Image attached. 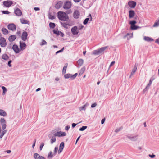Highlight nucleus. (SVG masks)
I'll use <instances>...</instances> for the list:
<instances>
[{
	"label": "nucleus",
	"mask_w": 159,
	"mask_h": 159,
	"mask_svg": "<svg viewBox=\"0 0 159 159\" xmlns=\"http://www.w3.org/2000/svg\"><path fill=\"white\" fill-rule=\"evenodd\" d=\"M58 18L61 20L67 21L69 19V17L66 13L64 12L59 11L57 13Z\"/></svg>",
	"instance_id": "obj_1"
},
{
	"label": "nucleus",
	"mask_w": 159,
	"mask_h": 159,
	"mask_svg": "<svg viewBox=\"0 0 159 159\" xmlns=\"http://www.w3.org/2000/svg\"><path fill=\"white\" fill-rule=\"evenodd\" d=\"M107 48V46H105L102 47L96 50H93L92 52V53L93 54L95 55H98L100 53L103 52Z\"/></svg>",
	"instance_id": "obj_2"
},
{
	"label": "nucleus",
	"mask_w": 159,
	"mask_h": 159,
	"mask_svg": "<svg viewBox=\"0 0 159 159\" xmlns=\"http://www.w3.org/2000/svg\"><path fill=\"white\" fill-rule=\"evenodd\" d=\"M72 3L71 1H67L64 3L63 7L65 9H68L71 7Z\"/></svg>",
	"instance_id": "obj_3"
},
{
	"label": "nucleus",
	"mask_w": 159,
	"mask_h": 159,
	"mask_svg": "<svg viewBox=\"0 0 159 159\" xmlns=\"http://www.w3.org/2000/svg\"><path fill=\"white\" fill-rule=\"evenodd\" d=\"M3 3L4 7H9L13 4V2L11 1H3Z\"/></svg>",
	"instance_id": "obj_4"
},
{
	"label": "nucleus",
	"mask_w": 159,
	"mask_h": 159,
	"mask_svg": "<svg viewBox=\"0 0 159 159\" xmlns=\"http://www.w3.org/2000/svg\"><path fill=\"white\" fill-rule=\"evenodd\" d=\"M127 137L131 141H136L138 139V135H137L134 136L132 135H128L127 136Z\"/></svg>",
	"instance_id": "obj_5"
},
{
	"label": "nucleus",
	"mask_w": 159,
	"mask_h": 159,
	"mask_svg": "<svg viewBox=\"0 0 159 159\" xmlns=\"http://www.w3.org/2000/svg\"><path fill=\"white\" fill-rule=\"evenodd\" d=\"M0 45L2 47H4L7 45L6 39L4 37H1L0 39Z\"/></svg>",
	"instance_id": "obj_6"
},
{
	"label": "nucleus",
	"mask_w": 159,
	"mask_h": 159,
	"mask_svg": "<svg viewBox=\"0 0 159 159\" xmlns=\"http://www.w3.org/2000/svg\"><path fill=\"white\" fill-rule=\"evenodd\" d=\"M71 31L72 34L74 35L78 34L79 32L77 27L76 26H75L71 28Z\"/></svg>",
	"instance_id": "obj_7"
},
{
	"label": "nucleus",
	"mask_w": 159,
	"mask_h": 159,
	"mask_svg": "<svg viewBox=\"0 0 159 159\" xmlns=\"http://www.w3.org/2000/svg\"><path fill=\"white\" fill-rule=\"evenodd\" d=\"M54 135L58 137L65 136L66 135V134L62 131H59L55 133Z\"/></svg>",
	"instance_id": "obj_8"
},
{
	"label": "nucleus",
	"mask_w": 159,
	"mask_h": 159,
	"mask_svg": "<svg viewBox=\"0 0 159 159\" xmlns=\"http://www.w3.org/2000/svg\"><path fill=\"white\" fill-rule=\"evenodd\" d=\"M12 49L16 53H18L20 52V50L17 45L14 44L13 46Z\"/></svg>",
	"instance_id": "obj_9"
},
{
	"label": "nucleus",
	"mask_w": 159,
	"mask_h": 159,
	"mask_svg": "<svg viewBox=\"0 0 159 159\" xmlns=\"http://www.w3.org/2000/svg\"><path fill=\"white\" fill-rule=\"evenodd\" d=\"M33 157L34 159H46L45 158L39 154L35 153L34 154Z\"/></svg>",
	"instance_id": "obj_10"
},
{
	"label": "nucleus",
	"mask_w": 159,
	"mask_h": 159,
	"mask_svg": "<svg viewBox=\"0 0 159 159\" xmlns=\"http://www.w3.org/2000/svg\"><path fill=\"white\" fill-rule=\"evenodd\" d=\"M20 51H23L25 50L26 47V45L24 42H20Z\"/></svg>",
	"instance_id": "obj_11"
},
{
	"label": "nucleus",
	"mask_w": 159,
	"mask_h": 159,
	"mask_svg": "<svg viewBox=\"0 0 159 159\" xmlns=\"http://www.w3.org/2000/svg\"><path fill=\"white\" fill-rule=\"evenodd\" d=\"M53 32L54 34H56L57 36L60 35L61 37H63L64 35L63 32L57 30H53Z\"/></svg>",
	"instance_id": "obj_12"
},
{
	"label": "nucleus",
	"mask_w": 159,
	"mask_h": 159,
	"mask_svg": "<svg viewBox=\"0 0 159 159\" xmlns=\"http://www.w3.org/2000/svg\"><path fill=\"white\" fill-rule=\"evenodd\" d=\"M7 27L9 29L12 31L15 30L16 29V25L13 23L9 24Z\"/></svg>",
	"instance_id": "obj_13"
},
{
	"label": "nucleus",
	"mask_w": 159,
	"mask_h": 159,
	"mask_svg": "<svg viewBox=\"0 0 159 159\" xmlns=\"http://www.w3.org/2000/svg\"><path fill=\"white\" fill-rule=\"evenodd\" d=\"M28 34L26 31H24L23 32L22 36L21 39L24 41H25L26 40L27 38Z\"/></svg>",
	"instance_id": "obj_14"
},
{
	"label": "nucleus",
	"mask_w": 159,
	"mask_h": 159,
	"mask_svg": "<svg viewBox=\"0 0 159 159\" xmlns=\"http://www.w3.org/2000/svg\"><path fill=\"white\" fill-rule=\"evenodd\" d=\"M129 7L131 8H134L136 5V3L135 2L130 1L128 3Z\"/></svg>",
	"instance_id": "obj_15"
},
{
	"label": "nucleus",
	"mask_w": 159,
	"mask_h": 159,
	"mask_svg": "<svg viewBox=\"0 0 159 159\" xmlns=\"http://www.w3.org/2000/svg\"><path fill=\"white\" fill-rule=\"evenodd\" d=\"M64 143L63 142H62L60 144L59 149L58 151V153H60L62 151L64 147Z\"/></svg>",
	"instance_id": "obj_16"
},
{
	"label": "nucleus",
	"mask_w": 159,
	"mask_h": 159,
	"mask_svg": "<svg viewBox=\"0 0 159 159\" xmlns=\"http://www.w3.org/2000/svg\"><path fill=\"white\" fill-rule=\"evenodd\" d=\"M14 12L15 14L17 16H20L22 15L21 11L19 9H16L14 11Z\"/></svg>",
	"instance_id": "obj_17"
},
{
	"label": "nucleus",
	"mask_w": 159,
	"mask_h": 159,
	"mask_svg": "<svg viewBox=\"0 0 159 159\" xmlns=\"http://www.w3.org/2000/svg\"><path fill=\"white\" fill-rule=\"evenodd\" d=\"M79 16L80 13L78 11L75 10L74 11L73 16L74 18L77 19L79 17Z\"/></svg>",
	"instance_id": "obj_18"
},
{
	"label": "nucleus",
	"mask_w": 159,
	"mask_h": 159,
	"mask_svg": "<svg viewBox=\"0 0 159 159\" xmlns=\"http://www.w3.org/2000/svg\"><path fill=\"white\" fill-rule=\"evenodd\" d=\"M88 17H89L86 18L84 21L83 24L84 25H86L88 22V21L90 19V21L92 20V18L91 14H89Z\"/></svg>",
	"instance_id": "obj_19"
},
{
	"label": "nucleus",
	"mask_w": 159,
	"mask_h": 159,
	"mask_svg": "<svg viewBox=\"0 0 159 159\" xmlns=\"http://www.w3.org/2000/svg\"><path fill=\"white\" fill-rule=\"evenodd\" d=\"M61 24L62 26L66 29H68V26L70 25L69 23L67 22H61Z\"/></svg>",
	"instance_id": "obj_20"
},
{
	"label": "nucleus",
	"mask_w": 159,
	"mask_h": 159,
	"mask_svg": "<svg viewBox=\"0 0 159 159\" xmlns=\"http://www.w3.org/2000/svg\"><path fill=\"white\" fill-rule=\"evenodd\" d=\"M129 18H131L133 17L134 14V11L133 10H130L129 11Z\"/></svg>",
	"instance_id": "obj_21"
},
{
	"label": "nucleus",
	"mask_w": 159,
	"mask_h": 159,
	"mask_svg": "<svg viewBox=\"0 0 159 159\" xmlns=\"http://www.w3.org/2000/svg\"><path fill=\"white\" fill-rule=\"evenodd\" d=\"M16 39V36L15 35H12L9 38L8 40L10 42H12L14 41Z\"/></svg>",
	"instance_id": "obj_22"
},
{
	"label": "nucleus",
	"mask_w": 159,
	"mask_h": 159,
	"mask_svg": "<svg viewBox=\"0 0 159 159\" xmlns=\"http://www.w3.org/2000/svg\"><path fill=\"white\" fill-rule=\"evenodd\" d=\"M62 5V2L61 1L58 2L56 5L55 7L57 9L60 8Z\"/></svg>",
	"instance_id": "obj_23"
},
{
	"label": "nucleus",
	"mask_w": 159,
	"mask_h": 159,
	"mask_svg": "<svg viewBox=\"0 0 159 159\" xmlns=\"http://www.w3.org/2000/svg\"><path fill=\"white\" fill-rule=\"evenodd\" d=\"M159 26V17L156 20L155 23L153 25V27H157Z\"/></svg>",
	"instance_id": "obj_24"
},
{
	"label": "nucleus",
	"mask_w": 159,
	"mask_h": 159,
	"mask_svg": "<svg viewBox=\"0 0 159 159\" xmlns=\"http://www.w3.org/2000/svg\"><path fill=\"white\" fill-rule=\"evenodd\" d=\"M89 105V104L88 103H86L82 107H80L79 108V109L80 111L82 110H85L86 109V107Z\"/></svg>",
	"instance_id": "obj_25"
},
{
	"label": "nucleus",
	"mask_w": 159,
	"mask_h": 159,
	"mask_svg": "<svg viewBox=\"0 0 159 159\" xmlns=\"http://www.w3.org/2000/svg\"><path fill=\"white\" fill-rule=\"evenodd\" d=\"M21 22L22 24H29V21L26 20H25L24 19H20Z\"/></svg>",
	"instance_id": "obj_26"
},
{
	"label": "nucleus",
	"mask_w": 159,
	"mask_h": 159,
	"mask_svg": "<svg viewBox=\"0 0 159 159\" xmlns=\"http://www.w3.org/2000/svg\"><path fill=\"white\" fill-rule=\"evenodd\" d=\"M0 115L4 117L7 116V113L3 110L0 109Z\"/></svg>",
	"instance_id": "obj_27"
},
{
	"label": "nucleus",
	"mask_w": 159,
	"mask_h": 159,
	"mask_svg": "<svg viewBox=\"0 0 159 159\" xmlns=\"http://www.w3.org/2000/svg\"><path fill=\"white\" fill-rule=\"evenodd\" d=\"M83 60L82 59H80L77 61V63L79 66L80 67L83 65Z\"/></svg>",
	"instance_id": "obj_28"
},
{
	"label": "nucleus",
	"mask_w": 159,
	"mask_h": 159,
	"mask_svg": "<svg viewBox=\"0 0 159 159\" xmlns=\"http://www.w3.org/2000/svg\"><path fill=\"white\" fill-rule=\"evenodd\" d=\"M144 39L145 41L148 42L153 41V39H152L147 36H144Z\"/></svg>",
	"instance_id": "obj_29"
},
{
	"label": "nucleus",
	"mask_w": 159,
	"mask_h": 159,
	"mask_svg": "<svg viewBox=\"0 0 159 159\" xmlns=\"http://www.w3.org/2000/svg\"><path fill=\"white\" fill-rule=\"evenodd\" d=\"M1 31L4 35H7L8 34V31L6 29L2 28L1 30Z\"/></svg>",
	"instance_id": "obj_30"
},
{
	"label": "nucleus",
	"mask_w": 159,
	"mask_h": 159,
	"mask_svg": "<svg viewBox=\"0 0 159 159\" xmlns=\"http://www.w3.org/2000/svg\"><path fill=\"white\" fill-rule=\"evenodd\" d=\"M2 59L6 61L9 58L8 56L6 54H3L2 56Z\"/></svg>",
	"instance_id": "obj_31"
},
{
	"label": "nucleus",
	"mask_w": 159,
	"mask_h": 159,
	"mask_svg": "<svg viewBox=\"0 0 159 159\" xmlns=\"http://www.w3.org/2000/svg\"><path fill=\"white\" fill-rule=\"evenodd\" d=\"M55 136L54 135H53V136L51 139V144H52L54 143L56 141V138L55 137Z\"/></svg>",
	"instance_id": "obj_32"
},
{
	"label": "nucleus",
	"mask_w": 159,
	"mask_h": 159,
	"mask_svg": "<svg viewBox=\"0 0 159 159\" xmlns=\"http://www.w3.org/2000/svg\"><path fill=\"white\" fill-rule=\"evenodd\" d=\"M85 70V67H82L80 71V72L79 73V74L80 75H82L84 72V71Z\"/></svg>",
	"instance_id": "obj_33"
},
{
	"label": "nucleus",
	"mask_w": 159,
	"mask_h": 159,
	"mask_svg": "<svg viewBox=\"0 0 159 159\" xmlns=\"http://www.w3.org/2000/svg\"><path fill=\"white\" fill-rule=\"evenodd\" d=\"M49 25L50 28L53 29L55 27V24L54 23L50 22L49 24Z\"/></svg>",
	"instance_id": "obj_34"
},
{
	"label": "nucleus",
	"mask_w": 159,
	"mask_h": 159,
	"mask_svg": "<svg viewBox=\"0 0 159 159\" xmlns=\"http://www.w3.org/2000/svg\"><path fill=\"white\" fill-rule=\"evenodd\" d=\"M64 77L66 79H68L70 78H72V75L71 74H67L64 75Z\"/></svg>",
	"instance_id": "obj_35"
},
{
	"label": "nucleus",
	"mask_w": 159,
	"mask_h": 159,
	"mask_svg": "<svg viewBox=\"0 0 159 159\" xmlns=\"http://www.w3.org/2000/svg\"><path fill=\"white\" fill-rule=\"evenodd\" d=\"M139 27L135 25H131V28L132 30H135L138 28Z\"/></svg>",
	"instance_id": "obj_36"
},
{
	"label": "nucleus",
	"mask_w": 159,
	"mask_h": 159,
	"mask_svg": "<svg viewBox=\"0 0 159 159\" xmlns=\"http://www.w3.org/2000/svg\"><path fill=\"white\" fill-rule=\"evenodd\" d=\"M47 44V42L44 40L43 39L42 41V42L41 43L40 45L41 46H43Z\"/></svg>",
	"instance_id": "obj_37"
},
{
	"label": "nucleus",
	"mask_w": 159,
	"mask_h": 159,
	"mask_svg": "<svg viewBox=\"0 0 159 159\" xmlns=\"http://www.w3.org/2000/svg\"><path fill=\"white\" fill-rule=\"evenodd\" d=\"M53 156V155H52V152H50L48 156V158L49 159H51L52 158Z\"/></svg>",
	"instance_id": "obj_38"
},
{
	"label": "nucleus",
	"mask_w": 159,
	"mask_h": 159,
	"mask_svg": "<svg viewBox=\"0 0 159 159\" xmlns=\"http://www.w3.org/2000/svg\"><path fill=\"white\" fill-rule=\"evenodd\" d=\"M87 128V126H83L82 127L80 128L79 130L80 131H83L85 130Z\"/></svg>",
	"instance_id": "obj_39"
},
{
	"label": "nucleus",
	"mask_w": 159,
	"mask_h": 159,
	"mask_svg": "<svg viewBox=\"0 0 159 159\" xmlns=\"http://www.w3.org/2000/svg\"><path fill=\"white\" fill-rule=\"evenodd\" d=\"M7 131L6 130H4L2 133L0 135V138L1 139L2 138L3 135L6 133Z\"/></svg>",
	"instance_id": "obj_40"
},
{
	"label": "nucleus",
	"mask_w": 159,
	"mask_h": 159,
	"mask_svg": "<svg viewBox=\"0 0 159 159\" xmlns=\"http://www.w3.org/2000/svg\"><path fill=\"white\" fill-rule=\"evenodd\" d=\"M67 66H64L62 70V72L63 73H65L66 72V69Z\"/></svg>",
	"instance_id": "obj_41"
},
{
	"label": "nucleus",
	"mask_w": 159,
	"mask_h": 159,
	"mask_svg": "<svg viewBox=\"0 0 159 159\" xmlns=\"http://www.w3.org/2000/svg\"><path fill=\"white\" fill-rule=\"evenodd\" d=\"M136 23V21L134 20L130 21L129 22V24L131 25H135Z\"/></svg>",
	"instance_id": "obj_42"
},
{
	"label": "nucleus",
	"mask_w": 159,
	"mask_h": 159,
	"mask_svg": "<svg viewBox=\"0 0 159 159\" xmlns=\"http://www.w3.org/2000/svg\"><path fill=\"white\" fill-rule=\"evenodd\" d=\"M49 18L50 19L53 20L55 18V16H54L49 14Z\"/></svg>",
	"instance_id": "obj_43"
},
{
	"label": "nucleus",
	"mask_w": 159,
	"mask_h": 159,
	"mask_svg": "<svg viewBox=\"0 0 159 159\" xmlns=\"http://www.w3.org/2000/svg\"><path fill=\"white\" fill-rule=\"evenodd\" d=\"M150 86L148 84L147 85L146 87L144 89L143 92H145L147 91L149 89V88Z\"/></svg>",
	"instance_id": "obj_44"
},
{
	"label": "nucleus",
	"mask_w": 159,
	"mask_h": 159,
	"mask_svg": "<svg viewBox=\"0 0 159 159\" xmlns=\"http://www.w3.org/2000/svg\"><path fill=\"white\" fill-rule=\"evenodd\" d=\"M122 129V127H120L116 129L115 130V132H118L120 131Z\"/></svg>",
	"instance_id": "obj_45"
},
{
	"label": "nucleus",
	"mask_w": 159,
	"mask_h": 159,
	"mask_svg": "<svg viewBox=\"0 0 159 159\" xmlns=\"http://www.w3.org/2000/svg\"><path fill=\"white\" fill-rule=\"evenodd\" d=\"M64 49V47H63L61 50L57 51L56 52V54H58L59 53L62 52L63 51Z\"/></svg>",
	"instance_id": "obj_46"
},
{
	"label": "nucleus",
	"mask_w": 159,
	"mask_h": 159,
	"mask_svg": "<svg viewBox=\"0 0 159 159\" xmlns=\"http://www.w3.org/2000/svg\"><path fill=\"white\" fill-rule=\"evenodd\" d=\"M44 146V143H42L41 144L40 147H39V149L40 150H41L42 149L43 147Z\"/></svg>",
	"instance_id": "obj_47"
},
{
	"label": "nucleus",
	"mask_w": 159,
	"mask_h": 159,
	"mask_svg": "<svg viewBox=\"0 0 159 159\" xmlns=\"http://www.w3.org/2000/svg\"><path fill=\"white\" fill-rule=\"evenodd\" d=\"M136 69L133 68V69L132 70V72L131 73V75H133L134 74L135 72L136 71Z\"/></svg>",
	"instance_id": "obj_48"
},
{
	"label": "nucleus",
	"mask_w": 159,
	"mask_h": 159,
	"mask_svg": "<svg viewBox=\"0 0 159 159\" xmlns=\"http://www.w3.org/2000/svg\"><path fill=\"white\" fill-rule=\"evenodd\" d=\"M2 12L3 14H8L10 13V12L7 11H2Z\"/></svg>",
	"instance_id": "obj_49"
},
{
	"label": "nucleus",
	"mask_w": 159,
	"mask_h": 159,
	"mask_svg": "<svg viewBox=\"0 0 159 159\" xmlns=\"http://www.w3.org/2000/svg\"><path fill=\"white\" fill-rule=\"evenodd\" d=\"M5 120L3 118H2L0 120V122L1 123H5Z\"/></svg>",
	"instance_id": "obj_50"
},
{
	"label": "nucleus",
	"mask_w": 159,
	"mask_h": 159,
	"mask_svg": "<svg viewBox=\"0 0 159 159\" xmlns=\"http://www.w3.org/2000/svg\"><path fill=\"white\" fill-rule=\"evenodd\" d=\"M6 127V125L5 124H3L2 125V129L3 130H4Z\"/></svg>",
	"instance_id": "obj_51"
},
{
	"label": "nucleus",
	"mask_w": 159,
	"mask_h": 159,
	"mask_svg": "<svg viewBox=\"0 0 159 159\" xmlns=\"http://www.w3.org/2000/svg\"><path fill=\"white\" fill-rule=\"evenodd\" d=\"M58 148L57 146H56L55 147L54 150V152L55 153H57L58 151Z\"/></svg>",
	"instance_id": "obj_52"
},
{
	"label": "nucleus",
	"mask_w": 159,
	"mask_h": 159,
	"mask_svg": "<svg viewBox=\"0 0 159 159\" xmlns=\"http://www.w3.org/2000/svg\"><path fill=\"white\" fill-rule=\"evenodd\" d=\"M2 88L3 90V91L5 92L7 91V89L4 86H2Z\"/></svg>",
	"instance_id": "obj_53"
},
{
	"label": "nucleus",
	"mask_w": 159,
	"mask_h": 159,
	"mask_svg": "<svg viewBox=\"0 0 159 159\" xmlns=\"http://www.w3.org/2000/svg\"><path fill=\"white\" fill-rule=\"evenodd\" d=\"M97 103H94L93 104H92L91 106V107L92 108H93L97 106Z\"/></svg>",
	"instance_id": "obj_54"
},
{
	"label": "nucleus",
	"mask_w": 159,
	"mask_h": 159,
	"mask_svg": "<svg viewBox=\"0 0 159 159\" xmlns=\"http://www.w3.org/2000/svg\"><path fill=\"white\" fill-rule=\"evenodd\" d=\"M12 62V61L11 60H9L8 62V65L9 67H11V63Z\"/></svg>",
	"instance_id": "obj_55"
},
{
	"label": "nucleus",
	"mask_w": 159,
	"mask_h": 159,
	"mask_svg": "<svg viewBox=\"0 0 159 159\" xmlns=\"http://www.w3.org/2000/svg\"><path fill=\"white\" fill-rule=\"evenodd\" d=\"M77 74H78L77 73H75V74L72 76V78L73 79H74L76 77Z\"/></svg>",
	"instance_id": "obj_56"
},
{
	"label": "nucleus",
	"mask_w": 159,
	"mask_h": 159,
	"mask_svg": "<svg viewBox=\"0 0 159 159\" xmlns=\"http://www.w3.org/2000/svg\"><path fill=\"white\" fill-rule=\"evenodd\" d=\"M70 128V126H66L65 127V129L67 131L69 130Z\"/></svg>",
	"instance_id": "obj_57"
},
{
	"label": "nucleus",
	"mask_w": 159,
	"mask_h": 159,
	"mask_svg": "<svg viewBox=\"0 0 159 159\" xmlns=\"http://www.w3.org/2000/svg\"><path fill=\"white\" fill-rule=\"evenodd\" d=\"M149 156L152 158H153L155 157V155L152 154V155L149 154Z\"/></svg>",
	"instance_id": "obj_58"
},
{
	"label": "nucleus",
	"mask_w": 159,
	"mask_h": 159,
	"mask_svg": "<svg viewBox=\"0 0 159 159\" xmlns=\"http://www.w3.org/2000/svg\"><path fill=\"white\" fill-rule=\"evenodd\" d=\"M83 27L84 26L82 25H80L79 26L78 29L79 30H80L82 29Z\"/></svg>",
	"instance_id": "obj_59"
},
{
	"label": "nucleus",
	"mask_w": 159,
	"mask_h": 159,
	"mask_svg": "<svg viewBox=\"0 0 159 159\" xmlns=\"http://www.w3.org/2000/svg\"><path fill=\"white\" fill-rule=\"evenodd\" d=\"M153 81V80H152L151 79H150V80H149V83L148 84L149 85H150V86L152 84V81Z\"/></svg>",
	"instance_id": "obj_60"
},
{
	"label": "nucleus",
	"mask_w": 159,
	"mask_h": 159,
	"mask_svg": "<svg viewBox=\"0 0 159 159\" xmlns=\"http://www.w3.org/2000/svg\"><path fill=\"white\" fill-rule=\"evenodd\" d=\"M36 139H35L34 140V143L32 145V148H34V147L35 146V143H36Z\"/></svg>",
	"instance_id": "obj_61"
},
{
	"label": "nucleus",
	"mask_w": 159,
	"mask_h": 159,
	"mask_svg": "<svg viewBox=\"0 0 159 159\" xmlns=\"http://www.w3.org/2000/svg\"><path fill=\"white\" fill-rule=\"evenodd\" d=\"M76 125H77V124L75 123H73L72 124V128H73L74 127H75L76 126Z\"/></svg>",
	"instance_id": "obj_62"
},
{
	"label": "nucleus",
	"mask_w": 159,
	"mask_h": 159,
	"mask_svg": "<svg viewBox=\"0 0 159 159\" xmlns=\"http://www.w3.org/2000/svg\"><path fill=\"white\" fill-rule=\"evenodd\" d=\"M137 65H138L137 63H135L134 65V68L137 70Z\"/></svg>",
	"instance_id": "obj_63"
},
{
	"label": "nucleus",
	"mask_w": 159,
	"mask_h": 159,
	"mask_svg": "<svg viewBox=\"0 0 159 159\" xmlns=\"http://www.w3.org/2000/svg\"><path fill=\"white\" fill-rule=\"evenodd\" d=\"M155 42L159 44V37L156 39Z\"/></svg>",
	"instance_id": "obj_64"
}]
</instances>
